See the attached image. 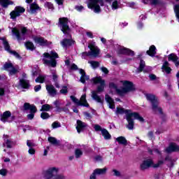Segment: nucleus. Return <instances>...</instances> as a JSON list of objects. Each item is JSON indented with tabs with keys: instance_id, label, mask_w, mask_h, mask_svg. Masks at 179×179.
Here are the masks:
<instances>
[{
	"instance_id": "obj_36",
	"label": "nucleus",
	"mask_w": 179,
	"mask_h": 179,
	"mask_svg": "<svg viewBox=\"0 0 179 179\" xmlns=\"http://www.w3.org/2000/svg\"><path fill=\"white\" fill-rule=\"evenodd\" d=\"M53 104H54V106L56 108V111H57V113H62V108H61V102H59V100L55 101Z\"/></svg>"
},
{
	"instance_id": "obj_58",
	"label": "nucleus",
	"mask_w": 179,
	"mask_h": 179,
	"mask_svg": "<svg viewBox=\"0 0 179 179\" xmlns=\"http://www.w3.org/2000/svg\"><path fill=\"white\" fill-rule=\"evenodd\" d=\"M60 93H62V94H66V93H68V87L64 86V88L60 90Z\"/></svg>"
},
{
	"instance_id": "obj_26",
	"label": "nucleus",
	"mask_w": 179,
	"mask_h": 179,
	"mask_svg": "<svg viewBox=\"0 0 179 179\" xmlns=\"http://www.w3.org/2000/svg\"><path fill=\"white\" fill-rule=\"evenodd\" d=\"M30 12L33 15L34 13H36V12L40 10V6L36 3H31L30 4Z\"/></svg>"
},
{
	"instance_id": "obj_1",
	"label": "nucleus",
	"mask_w": 179,
	"mask_h": 179,
	"mask_svg": "<svg viewBox=\"0 0 179 179\" xmlns=\"http://www.w3.org/2000/svg\"><path fill=\"white\" fill-rule=\"evenodd\" d=\"M121 83L123 85V87L121 90L118 89V85L113 82L109 83V89H115L117 94L120 97H124L129 92H135L136 90L134 83L129 80H123Z\"/></svg>"
},
{
	"instance_id": "obj_6",
	"label": "nucleus",
	"mask_w": 179,
	"mask_h": 179,
	"mask_svg": "<svg viewBox=\"0 0 179 179\" xmlns=\"http://www.w3.org/2000/svg\"><path fill=\"white\" fill-rule=\"evenodd\" d=\"M58 168L51 167L45 171L44 178L45 179H65L64 175H55L58 173Z\"/></svg>"
},
{
	"instance_id": "obj_43",
	"label": "nucleus",
	"mask_w": 179,
	"mask_h": 179,
	"mask_svg": "<svg viewBox=\"0 0 179 179\" xmlns=\"http://www.w3.org/2000/svg\"><path fill=\"white\" fill-rule=\"evenodd\" d=\"M90 79V77L89 76H81L80 78V81L81 83H86V80H89Z\"/></svg>"
},
{
	"instance_id": "obj_51",
	"label": "nucleus",
	"mask_w": 179,
	"mask_h": 179,
	"mask_svg": "<svg viewBox=\"0 0 179 179\" xmlns=\"http://www.w3.org/2000/svg\"><path fill=\"white\" fill-rule=\"evenodd\" d=\"M87 57H90V52H82L81 58L83 59H86V58H87Z\"/></svg>"
},
{
	"instance_id": "obj_11",
	"label": "nucleus",
	"mask_w": 179,
	"mask_h": 179,
	"mask_svg": "<svg viewBox=\"0 0 179 179\" xmlns=\"http://www.w3.org/2000/svg\"><path fill=\"white\" fill-rule=\"evenodd\" d=\"M24 111H28L29 110L30 113L27 115V118L29 120H34V113H37V107L34 106V104H30L29 103H24Z\"/></svg>"
},
{
	"instance_id": "obj_5",
	"label": "nucleus",
	"mask_w": 179,
	"mask_h": 179,
	"mask_svg": "<svg viewBox=\"0 0 179 179\" xmlns=\"http://www.w3.org/2000/svg\"><path fill=\"white\" fill-rule=\"evenodd\" d=\"M100 6H104V0H89L87 3L88 9L94 10V13H100L101 12Z\"/></svg>"
},
{
	"instance_id": "obj_57",
	"label": "nucleus",
	"mask_w": 179,
	"mask_h": 179,
	"mask_svg": "<svg viewBox=\"0 0 179 179\" xmlns=\"http://www.w3.org/2000/svg\"><path fill=\"white\" fill-rule=\"evenodd\" d=\"M113 9H117L118 8V1L115 0L112 3Z\"/></svg>"
},
{
	"instance_id": "obj_24",
	"label": "nucleus",
	"mask_w": 179,
	"mask_h": 179,
	"mask_svg": "<svg viewBox=\"0 0 179 179\" xmlns=\"http://www.w3.org/2000/svg\"><path fill=\"white\" fill-rule=\"evenodd\" d=\"M146 54L147 55H149V57H155V55L157 54L156 46H155V45L150 46L149 50L146 51Z\"/></svg>"
},
{
	"instance_id": "obj_31",
	"label": "nucleus",
	"mask_w": 179,
	"mask_h": 179,
	"mask_svg": "<svg viewBox=\"0 0 179 179\" xmlns=\"http://www.w3.org/2000/svg\"><path fill=\"white\" fill-rule=\"evenodd\" d=\"M24 45L27 50H29L30 51H34V50H36V47L34 46V44L33 43V42L30 41L25 42Z\"/></svg>"
},
{
	"instance_id": "obj_38",
	"label": "nucleus",
	"mask_w": 179,
	"mask_h": 179,
	"mask_svg": "<svg viewBox=\"0 0 179 179\" xmlns=\"http://www.w3.org/2000/svg\"><path fill=\"white\" fill-rule=\"evenodd\" d=\"M51 108H52V106H51V105L45 103L41 106V111L45 113V111H50Z\"/></svg>"
},
{
	"instance_id": "obj_37",
	"label": "nucleus",
	"mask_w": 179,
	"mask_h": 179,
	"mask_svg": "<svg viewBox=\"0 0 179 179\" xmlns=\"http://www.w3.org/2000/svg\"><path fill=\"white\" fill-rule=\"evenodd\" d=\"M89 52H90V56L97 57V55H99V54H100V50L99 49V48L96 47V48L92 49V50H91Z\"/></svg>"
},
{
	"instance_id": "obj_22",
	"label": "nucleus",
	"mask_w": 179,
	"mask_h": 179,
	"mask_svg": "<svg viewBox=\"0 0 179 179\" xmlns=\"http://www.w3.org/2000/svg\"><path fill=\"white\" fill-rule=\"evenodd\" d=\"M48 141L49 143H51V145H53L54 146L61 145V141L59 140H57L55 137L49 136L48 138Z\"/></svg>"
},
{
	"instance_id": "obj_49",
	"label": "nucleus",
	"mask_w": 179,
	"mask_h": 179,
	"mask_svg": "<svg viewBox=\"0 0 179 179\" xmlns=\"http://www.w3.org/2000/svg\"><path fill=\"white\" fill-rule=\"evenodd\" d=\"M10 54H13L15 58H17L18 59H22V56L17 53V52L15 50H11L10 51Z\"/></svg>"
},
{
	"instance_id": "obj_17",
	"label": "nucleus",
	"mask_w": 179,
	"mask_h": 179,
	"mask_svg": "<svg viewBox=\"0 0 179 179\" xmlns=\"http://www.w3.org/2000/svg\"><path fill=\"white\" fill-rule=\"evenodd\" d=\"M19 85L22 89L29 90L30 89V81L24 78L20 79Z\"/></svg>"
},
{
	"instance_id": "obj_23",
	"label": "nucleus",
	"mask_w": 179,
	"mask_h": 179,
	"mask_svg": "<svg viewBox=\"0 0 179 179\" xmlns=\"http://www.w3.org/2000/svg\"><path fill=\"white\" fill-rule=\"evenodd\" d=\"M11 116H12V113H10V111L9 110H6L3 113L0 120L1 121H2V122H6V121H8V118H9Z\"/></svg>"
},
{
	"instance_id": "obj_52",
	"label": "nucleus",
	"mask_w": 179,
	"mask_h": 179,
	"mask_svg": "<svg viewBox=\"0 0 179 179\" xmlns=\"http://www.w3.org/2000/svg\"><path fill=\"white\" fill-rule=\"evenodd\" d=\"M8 174V170L5 169H0V175L3 176V177L6 176Z\"/></svg>"
},
{
	"instance_id": "obj_41",
	"label": "nucleus",
	"mask_w": 179,
	"mask_h": 179,
	"mask_svg": "<svg viewBox=\"0 0 179 179\" xmlns=\"http://www.w3.org/2000/svg\"><path fill=\"white\" fill-rule=\"evenodd\" d=\"M45 8H48V9H51V10H54V4L50 1H46L44 5Z\"/></svg>"
},
{
	"instance_id": "obj_14",
	"label": "nucleus",
	"mask_w": 179,
	"mask_h": 179,
	"mask_svg": "<svg viewBox=\"0 0 179 179\" xmlns=\"http://www.w3.org/2000/svg\"><path fill=\"white\" fill-rule=\"evenodd\" d=\"M153 164V159H148L143 160L142 163L140 164V170L141 171H145V170H148V169H150L152 165Z\"/></svg>"
},
{
	"instance_id": "obj_54",
	"label": "nucleus",
	"mask_w": 179,
	"mask_h": 179,
	"mask_svg": "<svg viewBox=\"0 0 179 179\" xmlns=\"http://www.w3.org/2000/svg\"><path fill=\"white\" fill-rule=\"evenodd\" d=\"M94 129L95 131H96V132H99V131H101L103 132V129L101 128V126L99 125V124H95L94 125Z\"/></svg>"
},
{
	"instance_id": "obj_55",
	"label": "nucleus",
	"mask_w": 179,
	"mask_h": 179,
	"mask_svg": "<svg viewBox=\"0 0 179 179\" xmlns=\"http://www.w3.org/2000/svg\"><path fill=\"white\" fill-rule=\"evenodd\" d=\"M52 75L53 81H55V83L58 82V76L57 75V73L55 72H52Z\"/></svg>"
},
{
	"instance_id": "obj_34",
	"label": "nucleus",
	"mask_w": 179,
	"mask_h": 179,
	"mask_svg": "<svg viewBox=\"0 0 179 179\" xmlns=\"http://www.w3.org/2000/svg\"><path fill=\"white\" fill-rule=\"evenodd\" d=\"M101 135L106 140L111 139V134H110L108 131L106 129H103L101 131Z\"/></svg>"
},
{
	"instance_id": "obj_20",
	"label": "nucleus",
	"mask_w": 179,
	"mask_h": 179,
	"mask_svg": "<svg viewBox=\"0 0 179 179\" xmlns=\"http://www.w3.org/2000/svg\"><path fill=\"white\" fill-rule=\"evenodd\" d=\"M105 100L109 105V108L112 110L115 108V103H114V99L110 96L108 94L105 95Z\"/></svg>"
},
{
	"instance_id": "obj_59",
	"label": "nucleus",
	"mask_w": 179,
	"mask_h": 179,
	"mask_svg": "<svg viewBox=\"0 0 179 179\" xmlns=\"http://www.w3.org/2000/svg\"><path fill=\"white\" fill-rule=\"evenodd\" d=\"M70 69L71 71H78V69H79V68L78 67V65H76V64H72Z\"/></svg>"
},
{
	"instance_id": "obj_64",
	"label": "nucleus",
	"mask_w": 179,
	"mask_h": 179,
	"mask_svg": "<svg viewBox=\"0 0 179 179\" xmlns=\"http://www.w3.org/2000/svg\"><path fill=\"white\" fill-rule=\"evenodd\" d=\"M96 176H97V174L94 171L90 176V179H96Z\"/></svg>"
},
{
	"instance_id": "obj_44",
	"label": "nucleus",
	"mask_w": 179,
	"mask_h": 179,
	"mask_svg": "<svg viewBox=\"0 0 179 179\" xmlns=\"http://www.w3.org/2000/svg\"><path fill=\"white\" fill-rule=\"evenodd\" d=\"M41 118H42V120H48V118H50V114L47 112H42L41 113Z\"/></svg>"
},
{
	"instance_id": "obj_50",
	"label": "nucleus",
	"mask_w": 179,
	"mask_h": 179,
	"mask_svg": "<svg viewBox=\"0 0 179 179\" xmlns=\"http://www.w3.org/2000/svg\"><path fill=\"white\" fill-rule=\"evenodd\" d=\"M61 127V123L58 122H54L52 124V127L53 128V129H55L57 128H60Z\"/></svg>"
},
{
	"instance_id": "obj_61",
	"label": "nucleus",
	"mask_w": 179,
	"mask_h": 179,
	"mask_svg": "<svg viewBox=\"0 0 179 179\" xmlns=\"http://www.w3.org/2000/svg\"><path fill=\"white\" fill-rule=\"evenodd\" d=\"M75 9H76L78 12H82V10L85 9V7H83V6H76Z\"/></svg>"
},
{
	"instance_id": "obj_45",
	"label": "nucleus",
	"mask_w": 179,
	"mask_h": 179,
	"mask_svg": "<svg viewBox=\"0 0 179 179\" xmlns=\"http://www.w3.org/2000/svg\"><path fill=\"white\" fill-rule=\"evenodd\" d=\"M75 155H76V158L79 159V157H80L82 155H83V152H82V150H80V149H76L75 152Z\"/></svg>"
},
{
	"instance_id": "obj_33",
	"label": "nucleus",
	"mask_w": 179,
	"mask_h": 179,
	"mask_svg": "<svg viewBox=\"0 0 179 179\" xmlns=\"http://www.w3.org/2000/svg\"><path fill=\"white\" fill-rule=\"evenodd\" d=\"M3 41V45L4 47V50L6 51H8V52H10V45H9V42H8V41H6V38H4L3 39H2Z\"/></svg>"
},
{
	"instance_id": "obj_35",
	"label": "nucleus",
	"mask_w": 179,
	"mask_h": 179,
	"mask_svg": "<svg viewBox=\"0 0 179 179\" xmlns=\"http://www.w3.org/2000/svg\"><path fill=\"white\" fill-rule=\"evenodd\" d=\"M168 61H172V62H176L178 61V56L176 53H171L168 55Z\"/></svg>"
},
{
	"instance_id": "obj_7",
	"label": "nucleus",
	"mask_w": 179,
	"mask_h": 179,
	"mask_svg": "<svg viewBox=\"0 0 179 179\" xmlns=\"http://www.w3.org/2000/svg\"><path fill=\"white\" fill-rule=\"evenodd\" d=\"M69 23V19L68 17H60L59 18L58 26L61 28V31L64 33V34L68 35L71 31V28L68 24Z\"/></svg>"
},
{
	"instance_id": "obj_29",
	"label": "nucleus",
	"mask_w": 179,
	"mask_h": 179,
	"mask_svg": "<svg viewBox=\"0 0 179 179\" xmlns=\"http://www.w3.org/2000/svg\"><path fill=\"white\" fill-rule=\"evenodd\" d=\"M14 2L10 0H0V5L5 9L8 8L9 5H13Z\"/></svg>"
},
{
	"instance_id": "obj_27",
	"label": "nucleus",
	"mask_w": 179,
	"mask_h": 179,
	"mask_svg": "<svg viewBox=\"0 0 179 179\" xmlns=\"http://www.w3.org/2000/svg\"><path fill=\"white\" fill-rule=\"evenodd\" d=\"M62 47H71L73 44V40L69 38H64L61 42Z\"/></svg>"
},
{
	"instance_id": "obj_32",
	"label": "nucleus",
	"mask_w": 179,
	"mask_h": 179,
	"mask_svg": "<svg viewBox=\"0 0 179 179\" xmlns=\"http://www.w3.org/2000/svg\"><path fill=\"white\" fill-rule=\"evenodd\" d=\"M94 171L96 173V176H103L107 173V168L96 169Z\"/></svg>"
},
{
	"instance_id": "obj_47",
	"label": "nucleus",
	"mask_w": 179,
	"mask_h": 179,
	"mask_svg": "<svg viewBox=\"0 0 179 179\" xmlns=\"http://www.w3.org/2000/svg\"><path fill=\"white\" fill-rule=\"evenodd\" d=\"M5 143L7 149H12V141L7 139L6 140Z\"/></svg>"
},
{
	"instance_id": "obj_56",
	"label": "nucleus",
	"mask_w": 179,
	"mask_h": 179,
	"mask_svg": "<svg viewBox=\"0 0 179 179\" xmlns=\"http://www.w3.org/2000/svg\"><path fill=\"white\" fill-rule=\"evenodd\" d=\"M113 176L115 177H120L121 176V172L118 171L116 169H113Z\"/></svg>"
},
{
	"instance_id": "obj_13",
	"label": "nucleus",
	"mask_w": 179,
	"mask_h": 179,
	"mask_svg": "<svg viewBox=\"0 0 179 179\" xmlns=\"http://www.w3.org/2000/svg\"><path fill=\"white\" fill-rule=\"evenodd\" d=\"M117 54L118 57L120 55H127L128 57H134L135 55V52L127 48H120L117 50Z\"/></svg>"
},
{
	"instance_id": "obj_15",
	"label": "nucleus",
	"mask_w": 179,
	"mask_h": 179,
	"mask_svg": "<svg viewBox=\"0 0 179 179\" xmlns=\"http://www.w3.org/2000/svg\"><path fill=\"white\" fill-rule=\"evenodd\" d=\"M34 43H36V44H39V45H41V47H45L47 45H50V43L48 42V41L45 38H44V37H38V36H35L34 38Z\"/></svg>"
},
{
	"instance_id": "obj_2",
	"label": "nucleus",
	"mask_w": 179,
	"mask_h": 179,
	"mask_svg": "<svg viewBox=\"0 0 179 179\" xmlns=\"http://www.w3.org/2000/svg\"><path fill=\"white\" fill-rule=\"evenodd\" d=\"M91 82H93L94 85H99H99L96 87V90L92 92V97L93 100H95L97 103H101L102 104L103 99H101L97 93H103V92H104L106 80H103L100 76H96L92 78Z\"/></svg>"
},
{
	"instance_id": "obj_8",
	"label": "nucleus",
	"mask_w": 179,
	"mask_h": 179,
	"mask_svg": "<svg viewBox=\"0 0 179 179\" xmlns=\"http://www.w3.org/2000/svg\"><path fill=\"white\" fill-rule=\"evenodd\" d=\"M70 99H71L73 103L76 104V106L87 107V108H89L90 107V105L89 104V103H87V100L86 99V94H83L80 100L76 98L73 95H71L70 96Z\"/></svg>"
},
{
	"instance_id": "obj_40",
	"label": "nucleus",
	"mask_w": 179,
	"mask_h": 179,
	"mask_svg": "<svg viewBox=\"0 0 179 179\" xmlns=\"http://www.w3.org/2000/svg\"><path fill=\"white\" fill-rule=\"evenodd\" d=\"M35 82L36 83H44V82H45V77L43 76H39L38 77H37V78L35 80Z\"/></svg>"
},
{
	"instance_id": "obj_16",
	"label": "nucleus",
	"mask_w": 179,
	"mask_h": 179,
	"mask_svg": "<svg viewBox=\"0 0 179 179\" xmlns=\"http://www.w3.org/2000/svg\"><path fill=\"white\" fill-rule=\"evenodd\" d=\"M134 112H132V110L131 109H125L124 108L121 107H117L115 110V114L117 115H122L124 114H126V118L128 117V114H132Z\"/></svg>"
},
{
	"instance_id": "obj_21",
	"label": "nucleus",
	"mask_w": 179,
	"mask_h": 179,
	"mask_svg": "<svg viewBox=\"0 0 179 179\" xmlns=\"http://www.w3.org/2000/svg\"><path fill=\"white\" fill-rule=\"evenodd\" d=\"M169 66H170V63H169V62L167 61H165L163 65L162 66L161 69H163L166 72V73H167V75H170L173 69H171V67Z\"/></svg>"
},
{
	"instance_id": "obj_4",
	"label": "nucleus",
	"mask_w": 179,
	"mask_h": 179,
	"mask_svg": "<svg viewBox=\"0 0 179 179\" xmlns=\"http://www.w3.org/2000/svg\"><path fill=\"white\" fill-rule=\"evenodd\" d=\"M126 120L128 122L127 128L129 130L134 129V127L135 126L134 120H137L138 121H140V122H145V119L141 116L138 112H133V113L128 114Z\"/></svg>"
},
{
	"instance_id": "obj_60",
	"label": "nucleus",
	"mask_w": 179,
	"mask_h": 179,
	"mask_svg": "<svg viewBox=\"0 0 179 179\" xmlns=\"http://www.w3.org/2000/svg\"><path fill=\"white\" fill-rule=\"evenodd\" d=\"M12 69L10 71V75H15V73H17V69L15 68L13 66L11 67Z\"/></svg>"
},
{
	"instance_id": "obj_18",
	"label": "nucleus",
	"mask_w": 179,
	"mask_h": 179,
	"mask_svg": "<svg viewBox=\"0 0 179 179\" xmlns=\"http://www.w3.org/2000/svg\"><path fill=\"white\" fill-rule=\"evenodd\" d=\"M166 152L167 153H171L173 152H179V146L176 143H172L169 145L168 148L166 149Z\"/></svg>"
},
{
	"instance_id": "obj_9",
	"label": "nucleus",
	"mask_w": 179,
	"mask_h": 179,
	"mask_svg": "<svg viewBox=\"0 0 179 179\" xmlns=\"http://www.w3.org/2000/svg\"><path fill=\"white\" fill-rule=\"evenodd\" d=\"M57 58H59L58 53L55 51L50 52V60L43 59V62L45 65L48 66H51L52 68H55L57 66Z\"/></svg>"
},
{
	"instance_id": "obj_46",
	"label": "nucleus",
	"mask_w": 179,
	"mask_h": 179,
	"mask_svg": "<svg viewBox=\"0 0 179 179\" xmlns=\"http://www.w3.org/2000/svg\"><path fill=\"white\" fill-rule=\"evenodd\" d=\"M90 64L92 66V68H99L100 66V63L96 61H91Z\"/></svg>"
},
{
	"instance_id": "obj_39",
	"label": "nucleus",
	"mask_w": 179,
	"mask_h": 179,
	"mask_svg": "<svg viewBox=\"0 0 179 179\" xmlns=\"http://www.w3.org/2000/svg\"><path fill=\"white\" fill-rule=\"evenodd\" d=\"M173 10L176 15V17L179 23V4H176L173 6Z\"/></svg>"
},
{
	"instance_id": "obj_28",
	"label": "nucleus",
	"mask_w": 179,
	"mask_h": 179,
	"mask_svg": "<svg viewBox=\"0 0 179 179\" xmlns=\"http://www.w3.org/2000/svg\"><path fill=\"white\" fill-rule=\"evenodd\" d=\"M116 142H117L119 145H123V146H127V145H128V141L122 136L117 137L116 138Z\"/></svg>"
},
{
	"instance_id": "obj_42",
	"label": "nucleus",
	"mask_w": 179,
	"mask_h": 179,
	"mask_svg": "<svg viewBox=\"0 0 179 179\" xmlns=\"http://www.w3.org/2000/svg\"><path fill=\"white\" fill-rule=\"evenodd\" d=\"M162 164H164V161L159 160V161H158V162L157 164H155L153 162V164L152 165L151 167H153V169H157V168L160 167V166H162Z\"/></svg>"
},
{
	"instance_id": "obj_25",
	"label": "nucleus",
	"mask_w": 179,
	"mask_h": 179,
	"mask_svg": "<svg viewBox=\"0 0 179 179\" xmlns=\"http://www.w3.org/2000/svg\"><path fill=\"white\" fill-rule=\"evenodd\" d=\"M46 90L50 96H55L57 94V90H55V87L52 85H46Z\"/></svg>"
},
{
	"instance_id": "obj_10",
	"label": "nucleus",
	"mask_w": 179,
	"mask_h": 179,
	"mask_svg": "<svg viewBox=\"0 0 179 179\" xmlns=\"http://www.w3.org/2000/svg\"><path fill=\"white\" fill-rule=\"evenodd\" d=\"M12 33L15 36L17 41H22L23 40H26V37L24 36L27 34V28H26V27H23L21 29L22 35H20V31L16 27L13 28Z\"/></svg>"
},
{
	"instance_id": "obj_48",
	"label": "nucleus",
	"mask_w": 179,
	"mask_h": 179,
	"mask_svg": "<svg viewBox=\"0 0 179 179\" xmlns=\"http://www.w3.org/2000/svg\"><path fill=\"white\" fill-rule=\"evenodd\" d=\"M10 68H13V64L10 62H6L3 65L4 69H10Z\"/></svg>"
},
{
	"instance_id": "obj_3",
	"label": "nucleus",
	"mask_w": 179,
	"mask_h": 179,
	"mask_svg": "<svg viewBox=\"0 0 179 179\" xmlns=\"http://www.w3.org/2000/svg\"><path fill=\"white\" fill-rule=\"evenodd\" d=\"M145 97L151 104L152 111L154 114H160V115H163V108L160 107V101H159V99L156 95L153 94H147Z\"/></svg>"
},
{
	"instance_id": "obj_19",
	"label": "nucleus",
	"mask_w": 179,
	"mask_h": 179,
	"mask_svg": "<svg viewBox=\"0 0 179 179\" xmlns=\"http://www.w3.org/2000/svg\"><path fill=\"white\" fill-rule=\"evenodd\" d=\"M85 128H86V123L78 120L76 126L77 132L80 134L83 131H85Z\"/></svg>"
},
{
	"instance_id": "obj_12",
	"label": "nucleus",
	"mask_w": 179,
	"mask_h": 179,
	"mask_svg": "<svg viewBox=\"0 0 179 179\" xmlns=\"http://www.w3.org/2000/svg\"><path fill=\"white\" fill-rule=\"evenodd\" d=\"M26 12V8L20 6L15 7L14 10L10 13V19L16 20V17H19L22 13Z\"/></svg>"
},
{
	"instance_id": "obj_53",
	"label": "nucleus",
	"mask_w": 179,
	"mask_h": 179,
	"mask_svg": "<svg viewBox=\"0 0 179 179\" xmlns=\"http://www.w3.org/2000/svg\"><path fill=\"white\" fill-rule=\"evenodd\" d=\"M150 5H154L156 6L157 5H160V1L159 0H150Z\"/></svg>"
},
{
	"instance_id": "obj_30",
	"label": "nucleus",
	"mask_w": 179,
	"mask_h": 179,
	"mask_svg": "<svg viewBox=\"0 0 179 179\" xmlns=\"http://www.w3.org/2000/svg\"><path fill=\"white\" fill-rule=\"evenodd\" d=\"M145 66H146L145 61H143V59H141L138 68L137 69L138 73H141V72H144V73H146V72H148L146 70H143L145 69Z\"/></svg>"
},
{
	"instance_id": "obj_63",
	"label": "nucleus",
	"mask_w": 179,
	"mask_h": 179,
	"mask_svg": "<svg viewBox=\"0 0 179 179\" xmlns=\"http://www.w3.org/2000/svg\"><path fill=\"white\" fill-rule=\"evenodd\" d=\"M149 78L150 80H156L157 79V77L155 74H150Z\"/></svg>"
},
{
	"instance_id": "obj_62",
	"label": "nucleus",
	"mask_w": 179,
	"mask_h": 179,
	"mask_svg": "<svg viewBox=\"0 0 179 179\" xmlns=\"http://www.w3.org/2000/svg\"><path fill=\"white\" fill-rule=\"evenodd\" d=\"M34 90V92H36V93H37V92H40V90H41V85H36Z\"/></svg>"
}]
</instances>
